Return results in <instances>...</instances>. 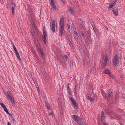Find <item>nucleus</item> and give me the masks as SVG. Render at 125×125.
<instances>
[{
	"label": "nucleus",
	"instance_id": "nucleus-40",
	"mask_svg": "<svg viewBox=\"0 0 125 125\" xmlns=\"http://www.w3.org/2000/svg\"><path fill=\"white\" fill-rule=\"evenodd\" d=\"M104 125H107V124H106L105 123H104Z\"/></svg>",
	"mask_w": 125,
	"mask_h": 125
},
{
	"label": "nucleus",
	"instance_id": "nucleus-15",
	"mask_svg": "<svg viewBox=\"0 0 125 125\" xmlns=\"http://www.w3.org/2000/svg\"><path fill=\"white\" fill-rule=\"evenodd\" d=\"M111 72L110 71L107 69H105L104 72V73L105 74H109Z\"/></svg>",
	"mask_w": 125,
	"mask_h": 125
},
{
	"label": "nucleus",
	"instance_id": "nucleus-29",
	"mask_svg": "<svg viewBox=\"0 0 125 125\" xmlns=\"http://www.w3.org/2000/svg\"><path fill=\"white\" fill-rule=\"evenodd\" d=\"M67 27L69 30H70V27L69 24H67Z\"/></svg>",
	"mask_w": 125,
	"mask_h": 125
},
{
	"label": "nucleus",
	"instance_id": "nucleus-7",
	"mask_svg": "<svg viewBox=\"0 0 125 125\" xmlns=\"http://www.w3.org/2000/svg\"><path fill=\"white\" fill-rule=\"evenodd\" d=\"M69 54L70 53L69 52H67L66 55H64L62 57L66 61H68L69 58Z\"/></svg>",
	"mask_w": 125,
	"mask_h": 125
},
{
	"label": "nucleus",
	"instance_id": "nucleus-33",
	"mask_svg": "<svg viewBox=\"0 0 125 125\" xmlns=\"http://www.w3.org/2000/svg\"><path fill=\"white\" fill-rule=\"evenodd\" d=\"M82 37H85L83 33V32H82Z\"/></svg>",
	"mask_w": 125,
	"mask_h": 125
},
{
	"label": "nucleus",
	"instance_id": "nucleus-31",
	"mask_svg": "<svg viewBox=\"0 0 125 125\" xmlns=\"http://www.w3.org/2000/svg\"><path fill=\"white\" fill-rule=\"evenodd\" d=\"M50 0V2L51 3H52L54 2L53 0Z\"/></svg>",
	"mask_w": 125,
	"mask_h": 125
},
{
	"label": "nucleus",
	"instance_id": "nucleus-9",
	"mask_svg": "<svg viewBox=\"0 0 125 125\" xmlns=\"http://www.w3.org/2000/svg\"><path fill=\"white\" fill-rule=\"evenodd\" d=\"M72 117L74 120L76 121H78L80 118L79 117L75 115H72Z\"/></svg>",
	"mask_w": 125,
	"mask_h": 125
},
{
	"label": "nucleus",
	"instance_id": "nucleus-24",
	"mask_svg": "<svg viewBox=\"0 0 125 125\" xmlns=\"http://www.w3.org/2000/svg\"><path fill=\"white\" fill-rule=\"evenodd\" d=\"M117 1V0H115V1H114V3H111V5H112V6H113V7Z\"/></svg>",
	"mask_w": 125,
	"mask_h": 125
},
{
	"label": "nucleus",
	"instance_id": "nucleus-30",
	"mask_svg": "<svg viewBox=\"0 0 125 125\" xmlns=\"http://www.w3.org/2000/svg\"><path fill=\"white\" fill-rule=\"evenodd\" d=\"M74 34L75 35H78V33L76 31H75L74 32Z\"/></svg>",
	"mask_w": 125,
	"mask_h": 125
},
{
	"label": "nucleus",
	"instance_id": "nucleus-2",
	"mask_svg": "<svg viewBox=\"0 0 125 125\" xmlns=\"http://www.w3.org/2000/svg\"><path fill=\"white\" fill-rule=\"evenodd\" d=\"M51 24L52 26H50L53 32H55L56 25L55 21L54 19H53L52 20Z\"/></svg>",
	"mask_w": 125,
	"mask_h": 125
},
{
	"label": "nucleus",
	"instance_id": "nucleus-3",
	"mask_svg": "<svg viewBox=\"0 0 125 125\" xmlns=\"http://www.w3.org/2000/svg\"><path fill=\"white\" fill-rule=\"evenodd\" d=\"M12 45L13 48L14 50V52L16 55L17 58L19 59V60H20L21 58L18 51L13 44V43H12Z\"/></svg>",
	"mask_w": 125,
	"mask_h": 125
},
{
	"label": "nucleus",
	"instance_id": "nucleus-43",
	"mask_svg": "<svg viewBox=\"0 0 125 125\" xmlns=\"http://www.w3.org/2000/svg\"><path fill=\"white\" fill-rule=\"evenodd\" d=\"M116 96H117V95H115V97H116Z\"/></svg>",
	"mask_w": 125,
	"mask_h": 125
},
{
	"label": "nucleus",
	"instance_id": "nucleus-5",
	"mask_svg": "<svg viewBox=\"0 0 125 125\" xmlns=\"http://www.w3.org/2000/svg\"><path fill=\"white\" fill-rule=\"evenodd\" d=\"M6 96L8 97L9 99L11 101H14V99L12 95L9 93V92H7Z\"/></svg>",
	"mask_w": 125,
	"mask_h": 125
},
{
	"label": "nucleus",
	"instance_id": "nucleus-26",
	"mask_svg": "<svg viewBox=\"0 0 125 125\" xmlns=\"http://www.w3.org/2000/svg\"><path fill=\"white\" fill-rule=\"evenodd\" d=\"M88 97L89 100L91 101H93L94 100V99L93 98L89 97Z\"/></svg>",
	"mask_w": 125,
	"mask_h": 125
},
{
	"label": "nucleus",
	"instance_id": "nucleus-25",
	"mask_svg": "<svg viewBox=\"0 0 125 125\" xmlns=\"http://www.w3.org/2000/svg\"><path fill=\"white\" fill-rule=\"evenodd\" d=\"M0 104L1 105V106L3 108H4L5 107H6L5 105L3 103H0Z\"/></svg>",
	"mask_w": 125,
	"mask_h": 125
},
{
	"label": "nucleus",
	"instance_id": "nucleus-28",
	"mask_svg": "<svg viewBox=\"0 0 125 125\" xmlns=\"http://www.w3.org/2000/svg\"><path fill=\"white\" fill-rule=\"evenodd\" d=\"M113 7V6H112V5H111V4H110L108 8L109 9L111 8H112Z\"/></svg>",
	"mask_w": 125,
	"mask_h": 125
},
{
	"label": "nucleus",
	"instance_id": "nucleus-23",
	"mask_svg": "<svg viewBox=\"0 0 125 125\" xmlns=\"http://www.w3.org/2000/svg\"><path fill=\"white\" fill-rule=\"evenodd\" d=\"M3 108L4 111L6 112V113L7 114H9V115H10L9 114L7 108L6 107H5L4 108Z\"/></svg>",
	"mask_w": 125,
	"mask_h": 125
},
{
	"label": "nucleus",
	"instance_id": "nucleus-10",
	"mask_svg": "<svg viewBox=\"0 0 125 125\" xmlns=\"http://www.w3.org/2000/svg\"><path fill=\"white\" fill-rule=\"evenodd\" d=\"M64 27H60V33L61 35H63L64 32Z\"/></svg>",
	"mask_w": 125,
	"mask_h": 125
},
{
	"label": "nucleus",
	"instance_id": "nucleus-1",
	"mask_svg": "<svg viewBox=\"0 0 125 125\" xmlns=\"http://www.w3.org/2000/svg\"><path fill=\"white\" fill-rule=\"evenodd\" d=\"M43 33L42 41L45 44L46 41L47 32L44 27H43Z\"/></svg>",
	"mask_w": 125,
	"mask_h": 125
},
{
	"label": "nucleus",
	"instance_id": "nucleus-42",
	"mask_svg": "<svg viewBox=\"0 0 125 125\" xmlns=\"http://www.w3.org/2000/svg\"><path fill=\"white\" fill-rule=\"evenodd\" d=\"M105 28H106L107 29V30H108V28H107V27H105Z\"/></svg>",
	"mask_w": 125,
	"mask_h": 125
},
{
	"label": "nucleus",
	"instance_id": "nucleus-11",
	"mask_svg": "<svg viewBox=\"0 0 125 125\" xmlns=\"http://www.w3.org/2000/svg\"><path fill=\"white\" fill-rule=\"evenodd\" d=\"M60 27H64V21L63 18H61L60 19Z\"/></svg>",
	"mask_w": 125,
	"mask_h": 125
},
{
	"label": "nucleus",
	"instance_id": "nucleus-20",
	"mask_svg": "<svg viewBox=\"0 0 125 125\" xmlns=\"http://www.w3.org/2000/svg\"><path fill=\"white\" fill-rule=\"evenodd\" d=\"M109 76L113 79L115 77L113 73H112L111 72L110 74H109Z\"/></svg>",
	"mask_w": 125,
	"mask_h": 125
},
{
	"label": "nucleus",
	"instance_id": "nucleus-17",
	"mask_svg": "<svg viewBox=\"0 0 125 125\" xmlns=\"http://www.w3.org/2000/svg\"><path fill=\"white\" fill-rule=\"evenodd\" d=\"M108 95L109 97H110L111 96V94L112 93V92L111 90L108 91L107 92Z\"/></svg>",
	"mask_w": 125,
	"mask_h": 125
},
{
	"label": "nucleus",
	"instance_id": "nucleus-39",
	"mask_svg": "<svg viewBox=\"0 0 125 125\" xmlns=\"http://www.w3.org/2000/svg\"><path fill=\"white\" fill-rule=\"evenodd\" d=\"M8 125H11L10 124L9 122H8Z\"/></svg>",
	"mask_w": 125,
	"mask_h": 125
},
{
	"label": "nucleus",
	"instance_id": "nucleus-18",
	"mask_svg": "<svg viewBox=\"0 0 125 125\" xmlns=\"http://www.w3.org/2000/svg\"><path fill=\"white\" fill-rule=\"evenodd\" d=\"M101 116L102 120H103L104 118V112H102L101 113Z\"/></svg>",
	"mask_w": 125,
	"mask_h": 125
},
{
	"label": "nucleus",
	"instance_id": "nucleus-8",
	"mask_svg": "<svg viewBox=\"0 0 125 125\" xmlns=\"http://www.w3.org/2000/svg\"><path fill=\"white\" fill-rule=\"evenodd\" d=\"M108 57L107 55H106L104 58V60L103 62V64L104 67H105L106 66V64H107V62L108 61Z\"/></svg>",
	"mask_w": 125,
	"mask_h": 125
},
{
	"label": "nucleus",
	"instance_id": "nucleus-37",
	"mask_svg": "<svg viewBox=\"0 0 125 125\" xmlns=\"http://www.w3.org/2000/svg\"><path fill=\"white\" fill-rule=\"evenodd\" d=\"M47 107L48 109H50V107L49 105H47Z\"/></svg>",
	"mask_w": 125,
	"mask_h": 125
},
{
	"label": "nucleus",
	"instance_id": "nucleus-38",
	"mask_svg": "<svg viewBox=\"0 0 125 125\" xmlns=\"http://www.w3.org/2000/svg\"><path fill=\"white\" fill-rule=\"evenodd\" d=\"M78 125H83L81 123H79L78 124Z\"/></svg>",
	"mask_w": 125,
	"mask_h": 125
},
{
	"label": "nucleus",
	"instance_id": "nucleus-27",
	"mask_svg": "<svg viewBox=\"0 0 125 125\" xmlns=\"http://www.w3.org/2000/svg\"><path fill=\"white\" fill-rule=\"evenodd\" d=\"M31 24L32 25V26L34 27H35V23L34 22H32L31 23Z\"/></svg>",
	"mask_w": 125,
	"mask_h": 125
},
{
	"label": "nucleus",
	"instance_id": "nucleus-35",
	"mask_svg": "<svg viewBox=\"0 0 125 125\" xmlns=\"http://www.w3.org/2000/svg\"><path fill=\"white\" fill-rule=\"evenodd\" d=\"M33 33L32 31H31V34L32 36H34Z\"/></svg>",
	"mask_w": 125,
	"mask_h": 125
},
{
	"label": "nucleus",
	"instance_id": "nucleus-36",
	"mask_svg": "<svg viewBox=\"0 0 125 125\" xmlns=\"http://www.w3.org/2000/svg\"><path fill=\"white\" fill-rule=\"evenodd\" d=\"M53 115V114L52 113H49V115Z\"/></svg>",
	"mask_w": 125,
	"mask_h": 125
},
{
	"label": "nucleus",
	"instance_id": "nucleus-22",
	"mask_svg": "<svg viewBox=\"0 0 125 125\" xmlns=\"http://www.w3.org/2000/svg\"><path fill=\"white\" fill-rule=\"evenodd\" d=\"M75 38H76V41H78L80 39L78 35H75Z\"/></svg>",
	"mask_w": 125,
	"mask_h": 125
},
{
	"label": "nucleus",
	"instance_id": "nucleus-19",
	"mask_svg": "<svg viewBox=\"0 0 125 125\" xmlns=\"http://www.w3.org/2000/svg\"><path fill=\"white\" fill-rule=\"evenodd\" d=\"M67 90L68 92V93L69 94V95H71V89L70 88H69V87H67Z\"/></svg>",
	"mask_w": 125,
	"mask_h": 125
},
{
	"label": "nucleus",
	"instance_id": "nucleus-41",
	"mask_svg": "<svg viewBox=\"0 0 125 125\" xmlns=\"http://www.w3.org/2000/svg\"><path fill=\"white\" fill-rule=\"evenodd\" d=\"M39 90V87H38V88H37V91H38Z\"/></svg>",
	"mask_w": 125,
	"mask_h": 125
},
{
	"label": "nucleus",
	"instance_id": "nucleus-16",
	"mask_svg": "<svg viewBox=\"0 0 125 125\" xmlns=\"http://www.w3.org/2000/svg\"><path fill=\"white\" fill-rule=\"evenodd\" d=\"M12 4L13 6L12 7V13L13 14L14 13V7L16 5H15V4L13 3H12Z\"/></svg>",
	"mask_w": 125,
	"mask_h": 125
},
{
	"label": "nucleus",
	"instance_id": "nucleus-4",
	"mask_svg": "<svg viewBox=\"0 0 125 125\" xmlns=\"http://www.w3.org/2000/svg\"><path fill=\"white\" fill-rule=\"evenodd\" d=\"M118 56L117 55H115L114 56L113 59V63L114 66H116L117 63Z\"/></svg>",
	"mask_w": 125,
	"mask_h": 125
},
{
	"label": "nucleus",
	"instance_id": "nucleus-12",
	"mask_svg": "<svg viewBox=\"0 0 125 125\" xmlns=\"http://www.w3.org/2000/svg\"><path fill=\"white\" fill-rule=\"evenodd\" d=\"M70 99L72 101V103L75 106H76V102H75L74 100L71 97L70 98Z\"/></svg>",
	"mask_w": 125,
	"mask_h": 125
},
{
	"label": "nucleus",
	"instance_id": "nucleus-6",
	"mask_svg": "<svg viewBox=\"0 0 125 125\" xmlns=\"http://www.w3.org/2000/svg\"><path fill=\"white\" fill-rule=\"evenodd\" d=\"M112 11L113 13L115 16H117L118 15V10L117 8H113L112 9Z\"/></svg>",
	"mask_w": 125,
	"mask_h": 125
},
{
	"label": "nucleus",
	"instance_id": "nucleus-21",
	"mask_svg": "<svg viewBox=\"0 0 125 125\" xmlns=\"http://www.w3.org/2000/svg\"><path fill=\"white\" fill-rule=\"evenodd\" d=\"M40 51L41 52V53L42 57L43 58H44V54L43 52L42 51L41 49H40Z\"/></svg>",
	"mask_w": 125,
	"mask_h": 125
},
{
	"label": "nucleus",
	"instance_id": "nucleus-14",
	"mask_svg": "<svg viewBox=\"0 0 125 125\" xmlns=\"http://www.w3.org/2000/svg\"><path fill=\"white\" fill-rule=\"evenodd\" d=\"M52 7V8L54 10H56V7L54 3H51Z\"/></svg>",
	"mask_w": 125,
	"mask_h": 125
},
{
	"label": "nucleus",
	"instance_id": "nucleus-13",
	"mask_svg": "<svg viewBox=\"0 0 125 125\" xmlns=\"http://www.w3.org/2000/svg\"><path fill=\"white\" fill-rule=\"evenodd\" d=\"M69 10L71 14H72L73 15L74 14L75 12L74 11V9L72 8H70L69 9Z\"/></svg>",
	"mask_w": 125,
	"mask_h": 125
},
{
	"label": "nucleus",
	"instance_id": "nucleus-34",
	"mask_svg": "<svg viewBox=\"0 0 125 125\" xmlns=\"http://www.w3.org/2000/svg\"><path fill=\"white\" fill-rule=\"evenodd\" d=\"M104 93H103V92H102V94L103 96L104 97H105L106 98H107V96H105V95H104Z\"/></svg>",
	"mask_w": 125,
	"mask_h": 125
},
{
	"label": "nucleus",
	"instance_id": "nucleus-32",
	"mask_svg": "<svg viewBox=\"0 0 125 125\" xmlns=\"http://www.w3.org/2000/svg\"><path fill=\"white\" fill-rule=\"evenodd\" d=\"M61 2L62 3V4H64V2L63 1V0H61Z\"/></svg>",
	"mask_w": 125,
	"mask_h": 125
}]
</instances>
